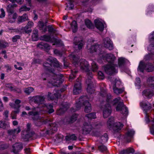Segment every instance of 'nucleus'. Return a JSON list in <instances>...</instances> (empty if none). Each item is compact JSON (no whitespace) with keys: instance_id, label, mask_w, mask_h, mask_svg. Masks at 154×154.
<instances>
[{"instance_id":"1","label":"nucleus","mask_w":154,"mask_h":154,"mask_svg":"<svg viewBox=\"0 0 154 154\" xmlns=\"http://www.w3.org/2000/svg\"><path fill=\"white\" fill-rule=\"evenodd\" d=\"M45 69L47 71L51 73V75H54V81L51 83L54 86H58L61 83L60 76L59 74L54 73L55 71L57 72L61 69L62 66L60 65L56 59L50 57L43 64Z\"/></svg>"},{"instance_id":"2","label":"nucleus","mask_w":154,"mask_h":154,"mask_svg":"<svg viewBox=\"0 0 154 154\" xmlns=\"http://www.w3.org/2000/svg\"><path fill=\"white\" fill-rule=\"evenodd\" d=\"M105 96H106V103L109 104L110 103V105H115L118 103V104L116 107V110L117 111H119L125 118L128 114V110L126 107L124 105L123 102L121 101V100L120 97H118L115 98L113 101H110L111 96L110 95L107 96L106 93L105 94Z\"/></svg>"},{"instance_id":"3","label":"nucleus","mask_w":154,"mask_h":154,"mask_svg":"<svg viewBox=\"0 0 154 154\" xmlns=\"http://www.w3.org/2000/svg\"><path fill=\"white\" fill-rule=\"evenodd\" d=\"M73 63L76 66H79L80 69L82 71L88 72L89 70V64L88 62L84 59L79 60L75 56H72Z\"/></svg>"},{"instance_id":"4","label":"nucleus","mask_w":154,"mask_h":154,"mask_svg":"<svg viewBox=\"0 0 154 154\" xmlns=\"http://www.w3.org/2000/svg\"><path fill=\"white\" fill-rule=\"evenodd\" d=\"M86 97L84 96L81 97L79 99V102L76 103L75 105L76 109L73 110V112H75L76 110L79 109L82 106V103L85 106V111L86 112H89L91 110V105L87 101L84 100L86 99Z\"/></svg>"},{"instance_id":"5","label":"nucleus","mask_w":154,"mask_h":154,"mask_svg":"<svg viewBox=\"0 0 154 154\" xmlns=\"http://www.w3.org/2000/svg\"><path fill=\"white\" fill-rule=\"evenodd\" d=\"M107 125L109 129L112 128L115 132L120 130L123 126V125L120 122H117L114 124V118L113 117L109 119L107 122Z\"/></svg>"},{"instance_id":"6","label":"nucleus","mask_w":154,"mask_h":154,"mask_svg":"<svg viewBox=\"0 0 154 154\" xmlns=\"http://www.w3.org/2000/svg\"><path fill=\"white\" fill-rule=\"evenodd\" d=\"M118 67L116 65L112 63L106 65L104 70L106 73L108 75H112L118 72Z\"/></svg>"},{"instance_id":"7","label":"nucleus","mask_w":154,"mask_h":154,"mask_svg":"<svg viewBox=\"0 0 154 154\" xmlns=\"http://www.w3.org/2000/svg\"><path fill=\"white\" fill-rule=\"evenodd\" d=\"M88 75V79L86 81V83L87 85V91L89 93L91 94L94 93V85L91 79L92 75L91 73H90Z\"/></svg>"},{"instance_id":"8","label":"nucleus","mask_w":154,"mask_h":154,"mask_svg":"<svg viewBox=\"0 0 154 154\" xmlns=\"http://www.w3.org/2000/svg\"><path fill=\"white\" fill-rule=\"evenodd\" d=\"M154 69V67L151 64L148 63L145 64L142 61L140 62L138 66V69L142 72L144 70H146L148 72H151L153 71Z\"/></svg>"},{"instance_id":"9","label":"nucleus","mask_w":154,"mask_h":154,"mask_svg":"<svg viewBox=\"0 0 154 154\" xmlns=\"http://www.w3.org/2000/svg\"><path fill=\"white\" fill-rule=\"evenodd\" d=\"M29 114L30 115L34 116L33 119L34 120H38V122L35 123L36 125L40 126L43 124V119L39 116V113L38 112L35 111L33 110L32 111L29 112Z\"/></svg>"},{"instance_id":"10","label":"nucleus","mask_w":154,"mask_h":154,"mask_svg":"<svg viewBox=\"0 0 154 154\" xmlns=\"http://www.w3.org/2000/svg\"><path fill=\"white\" fill-rule=\"evenodd\" d=\"M29 99L30 102H33L38 105L43 104L45 100L44 97L41 96H36L32 97H29Z\"/></svg>"},{"instance_id":"11","label":"nucleus","mask_w":154,"mask_h":154,"mask_svg":"<svg viewBox=\"0 0 154 154\" xmlns=\"http://www.w3.org/2000/svg\"><path fill=\"white\" fill-rule=\"evenodd\" d=\"M103 112V116L104 118H107L110 114L111 112V109L110 105L105 104L102 108Z\"/></svg>"},{"instance_id":"12","label":"nucleus","mask_w":154,"mask_h":154,"mask_svg":"<svg viewBox=\"0 0 154 154\" xmlns=\"http://www.w3.org/2000/svg\"><path fill=\"white\" fill-rule=\"evenodd\" d=\"M92 129V126L91 124L86 122L84 123L82 128L83 133L84 134H87L89 133Z\"/></svg>"},{"instance_id":"13","label":"nucleus","mask_w":154,"mask_h":154,"mask_svg":"<svg viewBox=\"0 0 154 154\" xmlns=\"http://www.w3.org/2000/svg\"><path fill=\"white\" fill-rule=\"evenodd\" d=\"M82 86L80 80L78 79L75 83L73 90V93L74 94H79L81 91Z\"/></svg>"},{"instance_id":"14","label":"nucleus","mask_w":154,"mask_h":154,"mask_svg":"<svg viewBox=\"0 0 154 154\" xmlns=\"http://www.w3.org/2000/svg\"><path fill=\"white\" fill-rule=\"evenodd\" d=\"M103 41V45L105 47L108 48L110 50H111L113 49L112 42L109 38H105L104 39Z\"/></svg>"},{"instance_id":"15","label":"nucleus","mask_w":154,"mask_h":154,"mask_svg":"<svg viewBox=\"0 0 154 154\" xmlns=\"http://www.w3.org/2000/svg\"><path fill=\"white\" fill-rule=\"evenodd\" d=\"M69 107V104L67 103H63L62 104V107L57 111V114L61 115L63 114L64 112Z\"/></svg>"},{"instance_id":"16","label":"nucleus","mask_w":154,"mask_h":154,"mask_svg":"<svg viewBox=\"0 0 154 154\" xmlns=\"http://www.w3.org/2000/svg\"><path fill=\"white\" fill-rule=\"evenodd\" d=\"M38 48L43 49L47 52H48L50 49V47L48 44L44 42H41L37 45Z\"/></svg>"},{"instance_id":"17","label":"nucleus","mask_w":154,"mask_h":154,"mask_svg":"<svg viewBox=\"0 0 154 154\" xmlns=\"http://www.w3.org/2000/svg\"><path fill=\"white\" fill-rule=\"evenodd\" d=\"M34 23L31 21L28 22L26 26L22 28V29L26 33H29L31 32V29H28L31 28L33 26Z\"/></svg>"},{"instance_id":"18","label":"nucleus","mask_w":154,"mask_h":154,"mask_svg":"<svg viewBox=\"0 0 154 154\" xmlns=\"http://www.w3.org/2000/svg\"><path fill=\"white\" fill-rule=\"evenodd\" d=\"M148 50L151 52L150 54L146 55L145 57L146 60H148L152 58V55L154 54V45L153 44L150 45L148 48Z\"/></svg>"},{"instance_id":"19","label":"nucleus","mask_w":154,"mask_h":154,"mask_svg":"<svg viewBox=\"0 0 154 154\" xmlns=\"http://www.w3.org/2000/svg\"><path fill=\"white\" fill-rule=\"evenodd\" d=\"M134 133V131L132 130L128 131L124 137L125 140L128 142H130Z\"/></svg>"},{"instance_id":"20","label":"nucleus","mask_w":154,"mask_h":154,"mask_svg":"<svg viewBox=\"0 0 154 154\" xmlns=\"http://www.w3.org/2000/svg\"><path fill=\"white\" fill-rule=\"evenodd\" d=\"M94 23L96 27L100 31H102L104 29V26L102 23L98 19L94 20Z\"/></svg>"},{"instance_id":"21","label":"nucleus","mask_w":154,"mask_h":154,"mask_svg":"<svg viewBox=\"0 0 154 154\" xmlns=\"http://www.w3.org/2000/svg\"><path fill=\"white\" fill-rule=\"evenodd\" d=\"M23 146L21 143H17L13 146V151L14 153L17 152L23 149Z\"/></svg>"},{"instance_id":"22","label":"nucleus","mask_w":154,"mask_h":154,"mask_svg":"<svg viewBox=\"0 0 154 154\" xmlns=\"http://www.w3.org/2000/svg\"><path fill=\"white\" fill-rule=\"evenodd\" d=\"M74 47L75 48L77 47L79 50L81 49L83 45L82 41L79 40L78 38H74Z\"/></svg>"},{"instance_id":"23","label":"nucleus","mask_w":154,"mask_h":154,"mask_svg":"<svg viewBox=\"0 0 154 154\" xmlns=\"http://www.w3.org/2000/svg\"><path fill=\"white\" fill-rule=\"evenodd\" d=\"M31 125L29 123H28L26 126V129L24 130L22 132V137L23 138L28 137L29 135Z\"/></svg>"},{"instance_id":"24","label":"nucleus","mask_w":154,"mask_h":154,"mask_svg":"<svg viewBox=\"0 0 154 154\" xmlns=\"http://www.w3.org/2000/svg\"><path fill=\"white\" fill-rule=\"evenodd\" d=\"M21 130L20 127L18 126L15 129L8 131V132L9 134L15 136L20 132Z\"/></svg>"},{"instance_id":"25","label":"nucleus","mask_w":154,"mask_h":154,"mask_svg":"<svg viewBox=\"0 0 154 154\" xmlns=\"http://www.w3.org/2000/svg\"><path fill=\"white\" fill-rule=\"evenodd\" d=\"M17 16V14L16 13H13L8 14V20L11 23H13L15 21Z\"/></svg>"},{"instance_id":"26","label":"nucleus","mask_w":154,"mask_h":154,"mask_svg":"<svg viewBox=\"0 0 154 154\" xmlns=\"http://www.w3.org/2000/svg\"><path fill=\"white\" fill-rule=\"evenodd\" d=\"M20 102L21 101L20 100L17 99L15 101V104L10 103L9 105L13 108L16 109H19L20 107V105L19 104Z\"/></svg>"},{"instance_id":"27","label":"nucleus","mask_w":154,"mask_h":154,"mask_svg":"<svg viewBox=\"0 0 154 154\" xmlns=\"http://www.w3.org/2000/svg\"><path fill=\"white\" fill-rule=\"evenodd\" d=\"M140 105L146 110L150 109L151 108V105L147 101H143L140 103Z\"/></svg>"},{"instance_id":"28","label":"nucleus","mask_w":154,"mask_h":154,"mask_svg":"<svg viewBox=\"0 0 154 154\" xmlns=\"http://www.w3.org/2000/svg\"><path fill=\"white\" fill-rule=\"evenodd\" d=\"M42 106L44 108V109L45 110V108H47L48 110V112L49 113H53L54 111V109H53V106L51 104H48L47 105L44 104Z\"/></svg>"},{"instance_id":"29","label":"nucleus","mask_w":154,"mask_h":154,"mask_svg":"<svg viewBox=\"0 0 154 154\" xmlns=\"http://www.w3.org/2000/svg\"><path fill=\"white\" fill-rule=\"evenodd\" d=\"M147 84L151 87L154 88V77H150L147 80Z\"/></svg>"},{"instance_id":"30","label":"nucleus","mask_w":154,"mask_h":154,"mask_svg":"<svg viewBox=\"0 0 154 154\" xmlns=\"http://www.w3.org/2000/svg\"><path fill=\"white\" fill-rule=\"evenodd\" d=\"M17 6V5L16 4L9 5L7 7V10L8 14L14 13V8Z\"/></svg>"},{"instance_id":"31","label":"nucleus","mask_w":154,"mask_h":154,"mask_svg":"<svg viewBox=\"0 0 154 154\" xmlns=\"http://www.w3.org/2000/svg\"><path fill=\"white\" fill-rule=\"evenodd\" d=\"M40 39L46 42H53L52 39L51 38V37L48 35H44L40 37Z\"/></svg>"},{"instance_id":"32","label":"nucleus","mask_w":154,"mask_h":154,"mask_svg":"<svg viewBox=\"0 0 154 154\" xmlns=\"http://www.w3.org/2000/svg\"><path fill=\"white\" fill-rule=\"evenodd\" d=\"M143 94L148 98L151 97L153 94L152 91H150L149 89L144 91L143 92Z\"/></svg>"},{"instance_id":"33","label":"nucleus","mask_w":154,"mask_h":154,"mask_svg":"<svg viewBox=\"0 0 154 154\" xmlns=\"http://www.w3.org/2000/svg\"><path fill=\"white\" fill-rule=\"evenodd\" d=\"M28 20L27 15L26 14H24L22 16H19L18 18V21L20 22H22Z\"/></svg>"},{"instance_id":"34","label":"nucleus","mask_w":154,"mask_h":154,"mask_svg":"<svg viewBox=\"0 0 154 154\" xmlns=\"http://www.w3.org/2000/svg\"><path fill=\"white\" fill-rule=\"evenodd\" d=\"M57 126L56 124H53L51 125L50 130L48 132V134H52L57 130Z\"/></svg>"},{"instance_id":"35","label":"nucleus","mask_w":154,"mask_h":154,"mask_svg":"<svg viewBox=\"0 0 154 154\" xmlns=\"http://www.w3.org/2000/svg\"><path fill=\"white\" fill-rule=\"evenodd\" d=\"M100 46L98 45H92L90 48L88 49L89 51L90 52H96L97 51V49L99 48Z\"/></svg>"},{"instance_id":"36","label":"nucleus","mask_w":154,"mask_h":154,"mask_svg":"<svg viewBox=\"0 0 154 154\" xmlns=\"http://www.w3.org/2000/svg\"><path fill=\"white\" fill-rule=\"evenodd\" d=\"M106 57V59L109 62H112L115 59V57L114 55L111 54H107Z\"/></svg>"},{"instance_id":"37","label":"nucleus","mask_w":154,"mask_h":154,"mask_svg":"<svg viewBox=\"0 0 154 154\" xmlns=\"http://www.w3.org/2000/svg\"><path fill=\"white\" fill-rule=\"evenodd\" d=\"M32 39L34 41H37L38 39V30H35L33 31L32 35Z\"/></svg>"},{"instance_id":"38","label":"nucleus","mask_w":154,"mask_h":154,"mask_svg":"<svg viewBox=\"0 0 154 154\" xmlns=\"http://www.w3.org/2000/svg\"><path fill=\"white\" fill-rule=\"evenodd\" d=\"M134 151L133 149L129 148L126 150H124L122 151L121 154H129L130 153L134 152Z\"/></svg>"},{"instance_id":"39","label":"nucleus","mask_w":154,"mask_h":154,"mask_svg":"<svg viewBox=\"0 0 154 154\" xmlns=\"http://www.w3.org/2000/svg\"><path fill=\"white\" fill-rule=\"evenodd\" d=\"M121 84L120 81L117 79H115V80L112 82V84L113 85V87L114 86L115 87H117L119 86Z\"/></svg>"},{"instance_id":"40","label":"nucleus","mask_w":154,"mask_h":154,"mask_svg":"<svg viewBox=\"0 0 154 154\" xmlns=\"http://www.w3.org/2000/svg\"><path fill=\"white\" fill-rule=\"evenodd\" d=\"M71 26L73 32H75L77 30V24L76 22L73 21L71 24Z\"/></svg>"},{"instance_id":"41","label":"nucleus","mask_w":154,"mask_h":154,"mask_svg":"<svg viewBox=\"0 0 154 154\" xmlns=\"http://www.w3.org/2000/svg\"><path fill=\"white\" fill-rule=\"evenodd\" d=\"M85 23L86 26L88 28L91 29L93 28L94 26L89 20L88 19L85 20Z\"/></svg>"},{"instance_id":"42","label":"nucleus","mask_w":154,"mask_h":154,"mask_svg":"<svg viewBox=\"0 0 154 154\" xmlns=\"http://www.w3.org/2000/svg\"><path fill=\"white\" fill-rule=\"evenodd\" d=\"M77 137L74 134L69 135L66 137V139L67 140H76Z\"/></svg>"},{"instance_id":"43","label":"nucleus","mask_w":154,"mask_h":154,"mask_svg":"<svg viewBox=\"0 0 154 154\" xmlns=\"http://www.w3.org/2000/svg\"><path fill=\"white\" fill-rule=\"evenodd\" d=\"M113 88L114 93L117 94L122 93L124 91V90L122 89L118 88L117 87H115L114 86L113 87Z\"/></svg>"},{"instance_id":"44","label":"nucleus","mask_w":154,"mask_h":154,"mask_svg":"<svg viewBox=\"0 0 154 154\" xmlns=\"http://www.w3.org/2000/svg\"><path fill=\"white\" fill-rule=\"evenodd\" d=\"M91 69L93 72H95L98 69V66L96 63L93 61L91 63Z\"/></svg>"},{"instance_id":"45","label":"nucleus","mask_w":154,"mask_h":154,"mask_svg":"<svg viewBox=\"0 0 154 154\" xmlns=\"http://www.w3.org/2000/svg\"><path fill=\"white\" fill-rule=\"evenodd\" d=\"M19 112V109H16V110L12 112L11 113V117L12 119H16V114L18 113Z\"/></svg>"},{"instance_id":"46","label":"nucleus","mask_w":154,"mask_h":154,"mask_svg":"<svg viewBox=\"0 0 154 154\" xmlns=\"http://www.w3.org/2000/svg\"><path fill=\"white\" fill-rule=\"evenodd\" d=\"M77 72V71L75 69L72 71L71 74L69 76V80L71 81L74 78L75 76V74Z\"/></svg>"},{"instance_id":"47","label":"nucleus","mask_w":154,"mask_h":154,"mask_svg":"<svg viewBox=\"0 0 154 154\" xmlns=\"http://www.w3.org/2000/svg\"><path fill=\"white\" fill-rule=\"evenodd\" d=\"M17 65H14V67L15 68L19 70H21L22 69V68L21 67V66H24V64L22 63H20L17 62Z\"/></svg>"},{"instance_id":"48","label":"nucleus","mask_w":154,"mask_h":154,"mask_svg":"<svg viewBox=\"0 0 154 154\" xmlns=\"http://www.w3.org/2000/svg\"><path fill=\"white\" fill-rule=\"evenodd\" d=\"M68 2V4L69 5H67V8H66L65 9H66L68 8L69 9H73L74 7V5L73 4V1L71 0H67Z\"/></svg>"},{"instance_id":"49","label":"nucleus","mask_w":154,"mask_h":154,"mask_svg":"<svg viewBox=\"0 0 154 154\" xmlns=\"http://www.w3.org/2000/svg\"><path fill=\"white\" fill-rule=\"evenodd\" d=\"M62 91H60L58 90H55L54 91V95L55 98H57L60 96V92Z\"/></svg>"},{"instance_id":"50","label":"nucleus","mask_w":154,"mask_h":154,"mask_svg":"<svg viewBox=\"0 0 154 154\" xmlns=\"http://www.w3.org/2000/svg\"><path fill=\"white\" fill-rule=\"evenodd\" d=\"M34 90V89L32 87H29L25 89L24 92L28 94L32 92Z\"/></svg>"},{"instance_id":"51","label":"nucleus","mask_w":154,"mask_h":154,"mask_svg":"<svg viewBox=\"0 0 154 154\" xmlns=\"http://www.w3.org/2000/svg\"><path fill=\"white\" fill-rule=\"evenodd\" d=\"M77 115L75 114L71 117L70 119V120L68 121L69 123H72L75 121L77 119Z\"/></svg>"},{"instance_id":"52","label":"nucleus","mask_w":154,"mask_h":154,"mask_svg":"<svg viewBox=\"0 0 154 154\" xmlns=\"http://www.w3.org/2000/svg\"><path fill=\"white\" fill-rule=\"evenodd\" d=\"M101 139L102 140V142L103 143L106 142L108 139L107 134H104L103 136H102L101 137Z\"/></svg>"},{"instance_id":"53","label":"nucleus","mask_w":154,"mask_h":154,"mask_svg":"<svg viewBox=\"0 0 154 154\" xmlns=\"http://www.w3.org/2000/svg\"><path fill=\"white\" fill-rule=\"evenodd\" d=\"M30 8L29 7H27L26 5H23L21 7L19 11L20 12L22 11H27L30 10Z\"/></svg>"},{"instance_id":"54","label":"nucleus","mask_w":154,"mask_h":154,"mask_svg":"<svg viewBox=\"0 0 154 154\" xmlns=\"http://www.w3.org/2000/svg\"><path fill=\"white\" fill-rule=\"evenodd\" d=\"M86 116L90 119H94L96 118L95 114L94 113L88 114Z\"/></svg>"},{"instance_id":"55","label":"nucleus","mask_w":154,"mask_h":154,"mask_svg":"<svg viewBox=\"0 0 154 154\" xmlns=\"http://www.w3.org/2000/svg\"><path fill=\"white\" fill-rule=\"evenodd\" d=\"M125 59L121 57L119 59V66H121L123 65L125 63Z\"/></svg>"},{"instance_id":"56","label":"nucleus","mask_w":154,"mask_h":154,"mask_svg":"<svg viewBox=\"0 0 154 154\" xmlns=\"http://www.w3.org/2000/svg\"><path fill=\"white\" fill-rule=\"evenodd\" d=\"M98 78L99 79H104V75L102 72L100 71L98 72Z\"/></svg>"},{"instance_id":"57","label":"nucleus","mask_w":154,"mask_h":154,"mask_svg":"<svg viewBox=\"0 0 154 154\" xmlns=\"http://www.w3.org/2000/svg\"><path fill=\"white\" fill-rule=\"evenodd\" d=\"M6 87L8 88L11 91H14L15 90L13 86L11 83L6 84L5 85Z\"/></svg>"},{"instance_id":"58","label":"nucleus","mask_w":154,"mask_h":154,"mask_svg":"<svg viewBox=\"0 0 154 154\" xmlns=\"http://www.w3.org/2000/svg\"><path fill=\"white\" fill-rule=\"evenodd\" d=\"M98 148L99 150L102 152L105 151L107 149L106 147L103 145L98 146Z\"/></svg>"},{"instance_id":"59","label":"nucleus","mask_w":154,"mask_h":154,"mask_svg":"<svg viewBox=\"0 0 154 154\" xmlns=\"http://www.w3.org/2000/svg\"><path fill=\"white\" fill-rule=\"evenodd\" d=\"M48 29L49 32L53 33L56 32V30L54 29L52 26H48Z\"/></svg>"},{"instance_id":"60","label":"nucleus","mask_w":154,"mask_h":154,"mask_svg":"<svg viewBox=\"0 0 154 154\" xmlns=\"http://www.w3.org/2000/svg\"><path fill=\"white\" fill-rule=\"evenodd\" d=\"M1 14H0V18H2L4 17L5 15V12L3 9H1Z\"/></svg>"},{"instance_id":"61","label":"nucleus","mask_w":154,"mask_h":154,"mask_svg":"<svg viewBox=\"0 0 154 154\" xmlns=\"http://www.w3.org/2000/svg\"><path fill=\"white\" fill-rule=\"evenodd\" d=\"M20 38V37L19 35H16L14 36L12 38V41L13 42H16L17 40L19 39Z\"/></svg>"},{"instance_id":"62","label":"nucleus","mask_w":154,"mask_h":154,"mask_svg":"<svg viewBox=\"0 0 154 154\" xmlns=\"http://www.w3.org/2000/svg\"><path fill=\"white\" fill-rule=\"evenodd\" d=\"M38 26L40 28V29H42V28H43L45 26L44 23L42 21H39L38 22Z\"/></svg>"},{"instance_id":"63","label":"nucleus","mask_w":154,"mask_h":154,"mask_svg":"<svg viewBox=\"0 0 154 154\" xmlns=\"http://www.w3.org/2000/svg\"><path fill=\"white\" fill-rule=\"evenodd\" d=\"M151 124L152 125V126L150 129L151 132V133L154 134V121L151 122Z\"/></svg>"},{"instance_id":"64","label":"nucleus","mask_w":154,"mask_h":154,"mask_svg":"<svg viewBox=\"0 0 154 154\" xmlns=\"http://www.w3.org/2000/svg\"><path fill=\"white\" fill-rule=\"evenodd\" d=\"M54 53L57 55L60 56H61L62 54L61 52L57 49L55 50L54 51Z\"/></svg>"}]
</instances>
